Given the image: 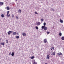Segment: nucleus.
Instances as JSON below:
<instances>
[{"instance_id": "20e7f679", "label": "nucleus", "mask_w": 64, "mask_h": 64, "mask_svg": "<svg viewBox=\"0 0 64 64\" xmlns=\"http://www.w3.org/2000/svg\"><path fill=\"white\" fill-rule=\"evenodd\" d=\"M22 35L23 36H26V34L25 33H23L22 34Z\"/></svg>"}, {"instance_id": "a211bd4d", "label": "nucleus", "mask_w": 64, "mask_h": 64, "mask_svg": "<svg viewBox=\"0 0 64 64\" xmlns=\"http://www.w3.org/2000/svg\"><path fill=\"white\" fill-rule=\"evenodd\" d=\"M44 28H45V26H42V29H43Z\"/></svg>"}, {"instance_id": "f03ea898", "label": "nucleus", "mask_w": 64, "mask_h": 64, "mask_svg": "<svg viewBox=\"0 0 64 64\" xmlns=\"http://www.w3.org/2000/svg\"><path fill=\"white\" fill-rule=\"evenodd\" d=\"M41 24V23L40 22H37V24L38 26H39Z\"/></svg>"}, {"instance_id": "1a4fd4ad", "label": "nucleus", "mask_w": 64, "mask_h": 64, "mask_svg": "<svg viewBox=\"0 0 64 64\" xmlns=\"http://www.w3.org/2000/svg\"><path fill=\"white\" fill-rule=\"evenodd\" d=\"M48 29L46 27H44V30H47Z\"/></svg>"}, {"instance_id": "f257e3e1", "label": "nucleus", "mask_w": 64, "mask_h": 64, "mask_svg": "<svg viewBox=\"0 0 64 64\" xmlns=\"http://www.w3.org/2000/svg\"><path fill=\"white\" fill-rule=\"evenodd\" d=\"M13 32L12 31H11L10 30H9L8 32V35H10L11 33H12Z\"/></svg>"}, {"instance_id": "6e6552de", "label": "nucleus", "mask_w": 64, "mask_h": 64, "mask_svg": "<svg viewBox=\"0 0 64 64\" xmlns=\"http://www.w3.org/2000/svg\"><path fill=\"white\" fill-rule=\"evenodd\" d=\"M4 4V2H0V5H2Z\"/></svg>"}, {"instance_id": "6ab92c4d", "label": "nucleus", "mask_w": 64, "mask_h": 64, "mask_svg": "<svg viewBox=\"0 0 64 64\" xmlns=\"http://www.w3.org/2000/svg\"><path fill=\"white\" fill-rule=\"evenodd\" d=\"M51 10L52 11H55V10H54V9L53 8H51Z\"/></svg>"}, {"instance_id": "5701e85b", "label": "nucleus", "mask_w": 64, "mask_h": 64, "mask_svg": "<svg viewBox=\"0 0 64 64\" xmlns=\"http://www.w3.org/2000/svg\"><path fill=\"white\" fill-rule=\"evenodd\" d=\"M20 38V37L19 36H16V38L18 39V38Z\"/></svg>"}, {"instance_id": "c756f323", "label": "nucleus", "mask_w": 64, "mask_h": 64, "mask_svg": "<svg viewBox=\"0 0 64 64\" xmlns=\"http://www.w3.org/2000/svg\"><path fill=\"white\" fill-rule=\"evenodd\" d=\"M44 26H45L46 25V23L45 22H44Z\"/></svg>"}, {"instance_id": "f3484780", "label": "nucleus", "mask_w": 64, "mask_h": 64, "mask_svg": "<svg viewBox=\"0 0 64 64\" xmlns=\"http://www.w3.org/2000/svg\"><path fill=\"white\" fill-rule=\"evenodd\" d=\"M52 55H54L55 54V52H52Z\"/></svg>"}, {"instance_id": "ddd939ff", "label": "nucleus", "mask_w": 64, "mask_h": 64, "mask_svg": "<svg viewBox=\"0 0 64 64\" xmlns=\"http://www.w3.org/2000/svg\"><path fill=\"white\" fill-rule=\"evenodd\" d=\"M60 22L61 23H63V20H61V19H60Z\"/></svg>"}, {"instance_id": "a878e982", "label": "nucleus", "mask_w": 64, "mask_h": 64, "mask_svg": "<svg viewBox=\"0 0 64 64\" xmlns=\"http://www.w3.org/2000/svg\"><path fill=\"white\" fill-rule=\"evenodd\" d=\"M33 64H37V62H34Z\"/></svg>"}, {"instance_id": "423d86ee", "label": "nucleus", "mask_w": 64, "mask_h": 64, "mask_svg": "<svg viewBox=\"0 0 64 64\" xmlns=\"http://www.w3.org/2000/svg\"><path fill=\"white\" fill-rule=\"evenodd\" d=\"M1 16L2 18H4V14H2L1 15Z\"/></svg>"}, {"instance_id": "4c0bfd02", "label": "nucleus", "mask_w": 64, "mask_h": 64, "mask_svg": "<svg viewBox=\"0 0 64 64\" xmlns=\"http://www.w3.org/2000/svg\"><path fill=\"white\" fill-rule=\"evenodd\" d=\"M45 64H47L46 63H45Z\"/></svg>"}, {"instance_id": "dca6fc26", "label": "nucleus", "mask_w": 64, "mask_h": 64, "mask_svg": "<svg viewBox=\"0 0 64 64\" xmlns=\"http://www.w3.org/2000/svg\"><path fill=\"white\" fill-rule=\"evenodd\" d=\"M0 44H1V45H2L3 46H4V42H2V43H0Z\"/></svg>"}, {"instance_id": "7c9ffc66", "label": "nucleus", "mask_w": 64, "mask_h": 64, "mask_svg": "<svg viewBox=\"0 0 64 64\" xmlns=\"http://www.w3.org/2000/svg\"><path fill=\"white\" fill-rule=\"evenodd\" d=\"M16 19H18V17L17 16H16Z\"/></svg>"}, {"instance_id": "e433bc0d", "label": "nucleus", "mask_w": 64, "mask_h": 64, "mask_svg": "<svg viewBox=\"0 0 64 64\" xmlns=\"http://www.w3.org/2000/svg\"><path fill=\"white\" fill-rule=\"evenodd\" d=\"M16 34H18V32H17V33H16Z\"/></svg>"}, {"instance_id": "9d476101", "label": "nucleus", "mask_w": 64, "mask_h": 64, "mask_svg": "<svg viewBox=\"0 0 64 64\" xmlns=\"http://www.w3.org/2000/svg\"><path fill=\"white\" fill-rule=\"evenodd\" d=\"M14 52H12V54H11V55L12 56H14Z\"/></svg>"}, {"instance_id": "4be33fe9", "label": "nucleus", "mask_w": 64, "mask_h": 64, "mask_svg": "<svg viewBox=\"0 0 64 64\" xmlns=\"http://www.w3.org/2000/svg\"><path fill=\"white\" fill-rule=\"evenodd\" d=\"M59 35L60 36H62V33L61 32H60L59 34Z\"/></svg>"}, {"instance_id": "39448f33", "label": "nucleus", "mask_w": 64, "mask_h": 64, "mask_svg": "<svg viewBox=\"0 0 64 64\" xmlns=\"http://www.w3.org/2000/svg\"><path fill=\"white\" fill-rule=\"evenodd\" d=\"M44 43H46V42H47V40H46V39H44Z\"/></svg>"}, {"instance_id": "f704fd0d", "label": "nucleus", "mask_w": 64, "mask_h": 64, "mask_svg": "<svg viewBox=\"0 0 64 64\" xmlns=\"http://www.w3.org/2000/svg\"><path fill=\"white\" fill-rule=\"evenodd\" d=\"M11 54V52H10V53H9V55H10Z\"/></svg>"}, {"instance_id": "c9c22d12", "label": "nucleus", "mask_w": 64, "mask_h": 64, "mask_svg": "<svg viewBox=\"0 0 64 64\" xmlns=\"http://www.w3.org/2000/svg\"><path fill=\"white\" fill-rule=\"evenodd\" d=\"M51 50H52V48L51 49Z\"/></svg>"}, {"instance_id": "f8f14e48", "label": "nucleus", "mask_w": 64, "mask_h": 64, "mask_svg": "<svg viewBox=\"0 0 64 64\" xmlns=\"http://www.w3.org/2000/svg\"><path fill=\"white\" fill-rule=\"evenodd\" d=\"M6 9L7 10H9L10 9V8L8 6L6 7Z\"/></svg>"}, {"instance_id": "4468645a", "label": "nucleus", "mask_w": 64, "mask_h": 64, "mask_svg": "<svg viewBox=\"0 0 64 64\" xmlns=\"http://www.w3.org/2000/svg\"><path fill=\"white\" fill-rule=\"evenodd\" d=\"M58 55H62V54L61 52H60V54L59 53H58Z\"/></svg>"}, {"instance_id": "aec40b11", "label": "nucleus", "mask_w": 64, "mask_h": 64, "mask_svg": "<svg viewBox=\"0 0 64 64\" xmlns=\"http://www.w3.org/2000/svg\"><path fill=\"white\" fill-rule=\"evenodd\" d=\"M18 12H19L21 13V12H22V10H20V9H19L18 10Z\"/></svg>"}, {"instance_id": "2eb2a0df", "label": "nucleus", "mask_w": 64, "mask_h": 64, "mask_svg": "<svg viewBox=\"0 0 64 64\" xmlns=\"http://www.w3.org/2000/svg\"><path fill=\"white\" fill-rule=\"evenodd\" d=\"M6 16L8 17H10V14H9L8 15V14H7Z\"/></svg>"}, {"instance_id": "cd10ccee", "label": "nucleus", "mask_w": 64, "mask_h": 64, "mask_svg": "<svg viewBox=\"0 0 64 64\" xmlns=\"http://www.w3.org/2000/svg\"><path fill=\"white\" fill-rule=\"evenodd\" d=\"M35 14H38V13L37 12H35Z\"/></svg>"}, {"instance_id": "0eeeda50", "label": "nucleus", "mask_w": 64, "mask_h": 64, "mask_svg": "<svg viewBox=\"0 0 64 64\" xmlns=\"http://www.w3.org/2000/svg\"><path fill=\"white\" fill-rule=\"evenodd\" d=\"M61 39L63 40H64V36H62V37L61 38Z\"/></svg>"}, {"instance_id": "7ed1b4c3", "label": "nucleus", "mask_w": 64, "mask_h": 64, "mask_svg": "<svg viewBox=\"0 0 64 64\" xmlns=\"http://www.w3.org/2000/svg\"><path fill=\"white\" fill-rule=\"evenodd\" d=\"M13 34L15 35L16 34V32H13Z\"/></svg>"}, {"instance_id": "2f4dec72", "label": "nucleus", "mask_w": 64, "mask_h": 64, "mask_svg": "<svg viewBox=\"0 0 64 64\" xmlns=\"http://www.w3.org/2000/svg\"><path fill=\"white\" fill-rule=\"evenodd\" d=\"M44 20V19H43V18H42L41 19V21L43 22V21Z\"/></svg>"}, {"instance_id": "b1692460", "label": "nucleus", "mask_w": 64, "mask_h": 64, "mask_svg": "<svg viewBox=\"0 0 64 64\" xmlns=\"http://www.w3.org/2000/svg\"><path fill=\"white\" fill-rule=\"evenodd\" d=\"M36 29L37 30H38V26H36Z\"/></svg>"}, {"instance_id": "58836bf2", "label": "nucleus", "mask_w": 64, "mask_h": 64, "mask_svg": "<svg viewBox=\"0 0 64 64\" xmlns=\"http://www.w3.org/2000/svg\"><path fill=\"white\" fill-rule=\"evenodd\" d=\"M16 0V1H17V0Z\"/></svg>"}, {"instance_id": "bb28decb", "label": "nucleus", "mask_w": 64, "mask_h": 64, "mask_svg": "<svg viewBox=\"0 0 64 64\" xmlns=\"http://www.w3.org/2000/svg\"><path fill=\"white\" fill-rule=\"evenodd\" d=\"M10 12V11H8L7 12V14H9Z\"/></svg>"}, {"instance_id": "393cba45", "label": "nucleus", "mask_w": 64, "mask_h": 64, "mask_svg": "<svg viewBox=\"0 0 64 64\" xmlns=\"http://www.w3.org/2000/svg\"><path fill=\"white\" fill-rule=\"evenodd\" d=\"M34 56H31L30 57V58H31L32 59H33L34 58Z\"/></svg>"}, {"instance_id": "72a5a7b5", "label": "nucleus", "mask_w": 64, "mask_h": 64, "mask_svg": "<svg viewBox=\"0 0 64 64\" xmlns=\"http://www.w3.org/2000/svg\"><path fill=\"white\" fill-rule=\"evenodd\" d=\"M52 48L53 50H54V47H52Z\"/></svg>"}, {"instance_id": "c85d7f7f", "label": "nucleus", "mask_w": 64, "mask_h": 64, "mask_svg": "<svg viewBox=\"0 0 64 64\" xmlns=\"http://www.w3.org/2000/svg\"><path fill=\"white\" fill-rule=\"evenodd\" d=\"M6 43H8V40H6Z\"/></svg>"}, {"instance_id": "9b49d317", "label": "nucleus", "mask_w": 64, "mask_h": 64, "mask_svg": "<svg viewBox=\"0 0 64 64\" xmlns=\"http://www.w3.org/2000/svg\"><path fill=\"white\" fill-rule=\"evenodd\" d=\"M46 58L48 59H49V55H48V56H47Z\"/></svg>"}, {"instance_id": "412c9836", "label": "nucleus", "mask_w": 64, "mask_h": 64, "mask_svg": "<svg viewBox=\"0 0 64 64\" xmlns=\"http://www.w3.org/2000/svg\"><path fill=\"white\" fill-rule=\"evenodd\" d=\"M14 16L13 15V14H12V15L11 16L12 18H14Z\"/></svg>"}, {"instance_id": "473e14b6", "label": "nucleus", "mask_w": 64, "mask_h": 64, "mask_svg": "<svg viewBox=\"0 0 64 64\" xmlns=\"http://www.w3.org/2000/svg\"><path fill=\"white\" fill-rule=\"evenodd\" d=\"M47 34H50V32H47Z\"/></svg>"}]
</instances>
